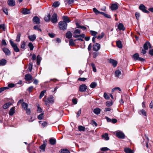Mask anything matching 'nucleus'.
Instances as JSON below:
<instances>
[{"mask_svg": "<svg viewBox=\"0 0 153 153\" xmlns=\"http://www.w3.org/2000/svg\"><path fill=\"white\" fill-rule=\"evenodd\" d=\"M59 27L60 30H65L67 29V24L64 21H60L59 22Z\"/></svg>", "mask_w": 153, "mask_h": 153, "instance_id": "nucleus-1", "label": "nucleus"}, {"mask_svg": "<svg viewBox=\"0 0 153 153\" xmlns=\"http://www.w3.org/2000/svg\"><path fill=\"white\" fill-rule=\"evenodd\" d=\"M22 107L26 111V113L28 115H29L31 113L30 109V108H28V105L27 103L23 102L22 104Z\"/></svg>", "mask_w": 153, "mask_h": 153, "instance_id": "nucleus-2", "label": "nucleus"}, {"mask_svg": "<svg viewBox=\"0 0 153 153\" xmlns=\"http://www.w3.org/2000/svg\"><path fill=\"white\" fill-rule=\"evenodd\" d=\"M9 42L11 46L13 48L14 51L17 52H19L20 50L18 48L17 44L14 43L11 39H10Z\"/></svg>", "mask_w": 153, "mask_h": 153, "instance_id": "nucleus-3", "label": "nucleus"}, {"mask_svg": "<svg viewBox=\"0 0 153 153\" xmlns=\"http://www.w3.org/2000/svg\"><path fill=\"white\" fill-rule=\"evenodd\" d=\"M139 55L138 53H136L133 56V58L134 61L138 60L141 62L145 61V59L141 57H139Z\"/></svg>", "mask_w": 153, "mask_h": 153, "instance_id": "nucleus-4", "label": "nucleus"}, {"mask_svg": "<svg viewBox=\"0 0 153 153\" xmlns=\"http://www.w3.org/2000/svg\"><path fill=\"white\" fill-rule=\"evenodd\" d=\"M116 136L118 138L124 139L125 137V135L122 132L116 131Z\"/></svg>", "mask_w": 153, "mask_h": 153, "instance_id": "nucleus-5", "label": "nucleus"}, {"mask_svg": "<svg viewBox=\"0 0 153 153\" xmlns=\"http://www.w3.org/2000/svg\"><path fill=\"white\" fill-rule=\"evenodd\" d=\"M58 21L57 15V14L54 13L52 15L51 19V21L53 23H56Z\"/></svg>", "mask_w": 153, "mask_h": 153, "instance_id": "nucleus-6", "label": "nucleus"}, {"mask_svg": "<svg viewBox=\"0 0 153 153\" xmlns=\"http://www.w3.org/2000/svg\"><path fill=\"white\" fill-rule=\"evenodd\" d=\"M139 8L144 13H148L149 12L148 10L146 9V7L143 4H140V5Z\"/></svg>", "mask_w": 153, "mask_h": 153, "instance_id": "nucleus-7", "label": "nucleus"}, {"mask_svg": "<svg viewBox=\"0 0 153 153\" xmlns=\"http://www.w3.org/2000/svg\"><path fill=\"white\" fill-rule=\"evenodd\" d=\"M100 45L97 43H96L93 45V50L96 51H98L100 48Z\"/></svg>", "mask_w": 153, "mask_h": 153, "instance_id": "nucleus-8", "label": "nucleus"}, {"mask_svg": "<svg viewBox=\"0 0 153 153\" xmlns=\"http://www.w3.org/2000/svg\"><path fill=\"white\" fill-rule=\"evenodd\" d=\"M87 89V86L85 84H82L79 86V91L81 92H85Z\"/></svg>", "mask_w": 153, "mask_h": 153, "instance_id": "nucleus-9", "label": "nucleus"}, {"mask_svg": "<svg viewBox=\"0 0 153 153\" xmlns=\"http://www.w3.org/2000/svg\"><path fill=\"white\" fill-rule=\"evenodd\" d=\"M2 50L6 56H9L11 54L10 51L7 48L4 47L2 49Z\"/></svg>", "mask_w": 153, "mask_h": 153, "instance_id": "nucleus-10", "label": "nucleus"}, {"mask_svg": "<svg viewBox=\"0 0 153 153\" xmlns=\"http://www.w3.org/2000/svg\"><path fill=\"white\" fill-rule=\"evenodd\" d=\"M33 77L30 74H27L25 75V79L26 81H29L32 79Z\"/></svg>", "mask_w": 153, "mask_h": 153, "instance_id": "nucleus-11", "label": "nucleus"}, {"mask_svg": "<svg viewBox=\"0 0 153 153\" xmlns=\"http://www.w3.org/2000/svg\"><path fill=\"white\" fill-rule=\"evenodd\" d=\"M143 47L145 50H148V48H151V45L150 42H146L144 45Z\"/></svg>", "mask_w": 153, "mask_h": 153, "instance_id": "nucleus-12", "label": "nucleus"}, {"mask_svg": "<svg viewBox=\"0 0 153 153\" xmlns=\"http://www.w3.org/2000/svg\"><path fill=\"white\" fill-rule=\"evenodd\" d=\"M33 22L36 24H39L40 23L39 19L37 16H34L33 19Z\"/></svg>", "mask_w": 153, "mask_h": 153, "instance_id": "nucleus-13", "label": "nucleus"}, {"mask_svg": "<svg viewBox=\"0 0 153 153\" xmlns=\"http://www.w3.org/2000/svg\"><path fill=\"white\" fill-rule=\"evenodd\" d=\"M7 4L9 6H13L15 5V2L14 0H8Z\"/></svg>", "mask_w": 153, "mask_h": 153, "instance_id": "nucleus-14", "label": "nucleus"}, {"mask_svg": "<svg viewBox=\"0 0 153 153\" xmlns=\"http://www.w3.org/2000/svg\"><path fill=\"white\" fill-rule=\"evenodd\" d=\"M109 62L111 63L114 67H116L117 64V61L112 59H110Z\"/></svg>", "mask_w": 153, "mask_h": 153, "instance_id": "nucleus-15", "label": "nucleus"}, {"mask_svg": "<svg viewBox=\"0 0 153 153\" xmlns=\"http://www.w3.org/2000/svg\"><path fill=\"white\" fill-rule=\"evenodd\" d=\"M118 8V6L117 3L112 4L111 6V8L113 10H116Z\"/></svg>", "mask_w": 153, "mask_h": 153, "instance_id": "nucleus-16", "label": "nucleus"}, {"mask_svg": "<svg viewBox=\"0 0 153 153\" xmlns=\"http://www.w3.org/2000/svg\"><path fill=\"white\" fill-rule=\"evenodd\" d=\"M28 38L30 41L33 42L36 39V36L35 34L31 35L28 36Z\"/></svg>", "mask_w": 153, "mask_h": 153, "instance_id": "nucleus-17", "label": "nucleus"}, {"mask_svg": "<svg viewBox=\"0 0 153 153\" xmlns=\"http://www.w3.org/2000/svg\"><path fill=\"white\" fill-rule=\"evenodd\" d=\"M15 108L14 107H12L10 109L9 113L10 115L12 116L13 115L15 112Z\"/></svg>", "mask_w": 153, "mask_h": 153, "instance_id": "nucleus-18", "label": "nucleus"}, {"mask_svg": "<svg viewBox=\"0 0 153 153\" xmlns=\"http://www.w3.org/2000/svg\"><path fill=\"white\" fill-rule=\"evenodd\" d=\"M62 19L64 20V21L66 23H69L71 21L69 18L66 16H63L62 17Z\"/></svg>", "mask_w": 153, "mask_h": 153, "instance_id": "nucleus-19", "label": "nucleus"}, {"mask_svg": "<svg viewBox=\"0 0 153 153\" xmlns=\"http://www.w3.org/2000/svg\"><path fill=\"white\" fill-rule=\"evenodd\" d=\"M118 28L120 30H123L124 31L125 30V28L124 27L123 25L121 23L119 24L118 26Z\"/></svg>", "mask_w": 153, "mask_h": 153, "instance_id": "nucleus-20", "label": "nucleus"}, {"mask_svg": "<svg viewBox=\"0 0 153 153\" xmlns=\"http://www.w3.org/2000/svg\"><path fill=\"white\" fill-rule=\"evenodd\" d=\"M7 60L4 59L0 60V66H3L5 65L7 63Z\"/></svg>", "mask_w": 153, "mask_h": 153, "instance_id": "nucleus-21", "label": "nucleus"}, {"mask_svg": "<svg viewBox=\"0 0 153 153\" xmlns=\"http://www.w3.org/2000/svg\"><path fill=\"white\" fill-rule=\"evenodd\" d=\"M101 111V110L100 108H97L94 109L93 112L96 114H100Z\"/></svg>", "mask_w": 153, "mask_h": 153, "instance_id": "nucleus-22", "label": "nucleus"}, {"mask_svg": "<svg viewBox=\"0 0 153 153\" xmlns=\"http://www.w3.org/2000/svg\"><path fill=\"white\" fill-rule=\"evenodd\" d=\"M121 71L119 70H116L115 72V77L118 78L119 76L121 74Z\"/></svg>", "mask_w": 153, "mask_h": 153, "instance_id": "nucleus-23", "label": "nucleus"}, {"mask_svg": "<svg viewBox=\"0 0 153 153\" xmlns=\"http://www.w3.org/2000/svg\"><path fill=\"white\" fill-rule=\"evenodd\" d=\"M11 105V103L10 102H7L3 106V108L4 109H7Z\"/></svg>", "mask_w": 153, "mask_h": 153, "instance_id": "nucleus-24", "label": "nucleus"}, {"mask_svg": "<svg viewBox=\"0 0 153 153\" xmlns=\"http://www.w3.org/2000/svg\"><path fill=\"white\" fill-rule=\"evenodd\" d=\"M49 142L51 145H53L56 144V141L55 139L54 138H51L49 140Z\"/></svg>", "mask_w": 153, "mask_h": 153, "instance_id": "nucleus-25", "label": "nucleus"}, {"mask_svg": "<svg viewBox=\"0 0 153 153\" xmlns=\"http://www.w3.org/2000/svg\"><path fill=\"white\" fill-rule=\"evenodd\" d=\"M116 45L117 47L120 48H122V42L120 40H118L116 41Z\"/></svg>", "mask_w": 153, "mask_h": 153, "instance_id": "nucleus-26", "label": "nucleus"}, {"mask_svg": "<svg viewBox=\"0 0 153 153\" xmlns=\"http://www.w3.org/2000/svg\"><path fill=\"white\" fill-rule=\"evenodd\" d=\"M124 151L126 153H134L132 150L128 148H125Z\"/></svg>", "mask_w": 153, "mask_h": 153, "instance_id": "nucleus-27", "label": "nucleus"}, {"mask_svg": "<svg viewBox=\"0 0 153 153\" xmlns=\"http://www.w3.org/2000/svg\"><path fill=\"white\" fill-rule=\"evenodd\" d=\"M22 13L24 14H28L30 13V11L27 8H25L22 11Z\"/></svg>", "mask_w": 153, "mask_h": 153, "instance_id": "nucleus-28", "label": "nucleus"}, {"mask_svg": "<svg viewBox=\"0 0 153 153\" xmlns=\"http://www.w3.org/2000/svg\"><path fill=\"white\" fill-rule=\"evenodd\" d=\"M72 36L71 33L70 31L67 32L66 34V37L68 39H71Z\"/></svg>", "mask_w": 153, "mask_h": 153, "instance_id": "nucleus-29", "label": "nucleus"}, {"mask_svg": "<svg viewBox=\"0 0 153 153\" xmlns=\"http://www.w3.org/2000/svg\"><path fill=\"white\" fill-rule=\"evenodd\" d=\"M47 102L49 103H53L54 100L53 97H51L47 98Z\"/></svg>", "mask_w": 153, "mask_h": 153, "instance_id": "nucleus-30", "label": "nucleus"}, {"mask_svg": "<svg viewBox=\"0 0 153 153\" xmlns=\"http://www.w3.org/2000/svg\"><path fill=\"white\" fill-rule=\"evenodd\" d=\"M51 16L50 14H48L44 18V20L46 22H48L50 21L51 19Z\"/></svg>", "mask_w": 153, "mask_h": 153, "instance_id": "nucleus-31", "label": "nucleus"}, {"mask_svg": "<svg viewBox=\"0 0 153 153\" xmlns=\"http://www.w3.org/2000/svg\"><path fill=\"white\" fill-rule=\"evenodd\" d=\"M103 138L105 139L106 140H108L109 139V137L108 136V134L107 133H105L104 134L102 135Z\"/></svg>", "mask_w": 153, "mask_h": 153, "instance_id": "nucleus-32", "label": "nucleus"}, {"mask_svg": "<svg viewBox=\"0 0 153 153\" xmlns=\"http://www.w3.org/2000/svg\"><path fill=\"white\" fill-rule=\"evenodd\" d=\"M26 42L24 41L22 42L21 44V48L24 50L25 49Z\"/></svg>", "mask_w": 153, "mask_h": 153, "instance_id": "nucleus-33", "label": "nucleus"}, {"mask_svg": "<svg viewBox=\"0 0 153 153\" xmlns=\"http://www.w3.org/2000/svg\"><path fill=\"white\" fill-rule=\"evenodd\" d=\"M46 141H43V143H44L43 144H42V145H41L40 146V148L41 149H42V150H45V146H46Z\"/></svg>", "mask_w": 153, "mask_h": 153, "instance_id": "nucleus-34", "label": "nucleus"}, {"mask_svg": "<svg viewBox=\"0 0 153 153\" xmlns=\"http://www.w3.org/2000/svg\"><path fill=\"white\" fill-rule=\"evenodd\" d=\"M97 85V84L96 82H92L90 85V87L91 88H94Z\"/></svg>", "mask_w": 153, "mask_h": 153, "instance_id": "nucleus-35", "label": "nucleus"}, {"mask_svg": "<svg viewBox=\"0 0 153 153\" xmlns=\"http://www.w3.org/2000/svg\"><path fill=\"white\" fill-rule=\"evenodd\" d=\"M21 36V34L20 33H18L17 35L16 41L17 42H19L20 41V38Z\"/></svg>", "mask_w": 153, "mask_h": 153, "instance_id": "nucleus-36", "label": "nucleus"}, {"mask_svg": "<svg viewBox=\"0 0 153 153\" xmlns=\"http://www.w3.org/2000/svg\"><path fill=\"white\" fill-rule=\"evenodd\" d=\"M42 60V58L39 55H38L37 56V64L38 65H39L40 63V61Z\"/></svg>", "mask_w": 153, "mask_h": 153, "instance_id": "nucleus-37", "label": "nucleus"}, {"mask_svg": "<svg viewBox=\"0 0 153 153\" xmlns=\"http://www.w3.org/2000/svg\"><path fill=\"white\" fill-rule=\"evenodd\" d=\"M60 4L59 2L58 1H56L54 2L53 5L52 6L54 8L58 7Z\"/></svg>", "mask_w": 153, "mask_h": 153, "instance_id": "nucleus-38", "label": "nucleus"}, {"mask_svg": "<svg viewBox=\"0 0 153 153\" xmlns=\"http://www.w3.org/2000/svg\"><path fill=\"white\" fill-rule=\"evenodd\" d=\"M60 152V153H70V152L69 151L66 149H62Z\"/></svg>", "mask_w": 153, "mask_h": 153, "instance_id": "nucleus-39", "label": "nucleus"}, {"mask_svg": "<svg viewBox=\"0 0 153 153\" xmlns=\"http://www.w3.org/2000/svg\"><path fill=\"white\" fill-rule=\"evenodd\" d=\"M90 33L94 36H96V35L97 34V32L94 30H91L90 31Z\"/></svg>", "mask_w": 153, "mask_h": 153, "instance_id": "nucleus-40", "label": "nucleus"}, {"mask_svg": "<svg viewBox=\"0 0 153 153\" xmlns=\"http://www.w3.org/2000/svg\"><path fill=\"white\" fill-rule=\"evenodd\" d=\"M74 2V0H65V4H70L73 3Z\"/></svg>", "mask_w": 153, "mask_h": 153, "instance_id": "nucleus-41", "label": "nucleus"}, {"mask_svg": "<svg viewBox=\"0 0 153 153\" xmlns=\"http://www.w3.org/2000/svg\"><path fill=\"white\" fill-rule=\"evenodd\" d=\"M46 90H43L40 93V95L39 96V98L41 99L44 95L45 93L46 92Z\"/></svg>", "mask_w": 153, "mask_h": 153, "instance_id": "nucleus-42", "label": "nucleus"}, {"mask_svg": "<svg viewBox=\"0 0 153 153\" xmlns=\"http://www.w3.org/2000/svg\"><path fill=\"white\" fill-rule=\"evenodd\" d=\"M85 36V35L84 34H82L79 35H74L73 36V37L74 38H76L78 37H80L82 38H84Z\"/></svg>", "mask_w": 153, "mask_h": 153, "instance_id": "nucleus-43", "label": "nucleus"}, {"mask_svg": "<svg viewBox=\"0 0 153 153\" xmlns=\"http://www.w3.org/2000/svg\"><path fill=\"white\" fill-rule=\"evenodd\" d=\"M28 46L30 48V51H32L34 48V46L31 42H30L28 44Z\"/></svg>", "mask_w": 153, "mask_h": 153, "instance_id": "nucleus-44", "label": "nucleus"}, {"mask_svg": "<svg viewBox=\"0 0 153 153\" xmlns=\"http://www.w3.org/2000/svg\"><path fill=\"white\" fill-rule=\"evenodd\" d=\"M78 129L80 131H85V127L80 126H78Z\"/></svg>", "mask_w": 153, "mask_h": 153, "instance_id": "nucleus-45", "label": "nucleus"}, {"mask_svg": "<svg viewBox=\"0 0 153 153\" xmlns=\"http://www.w3.org/2000/svg\"><path fill=\"white\" fill-rule=\"evenodd\" d=\"M40 26L39 25H36V26H35L33 27V28L35 30H37L38 31H42V30L41 29L39 28Z\"/></svg>", "mask_w": 153, "mask_h": 153, "instance_id": "nucleus-46", "label": "nucleus"}, {"mask_svg": "<svg viewBox=\"0 0 153 153\" xmlns=\"http://www.w3.org/2000/svg\"><path fill=\"white\" fill-rule=\"evenodd\" d=\"M104 35V33L102 32L101 33L100 35H99V36L97 37V39H102Z\"/></svg>", "mask_w": 153, "mask_h": 153, "instance_id": "nucleus-47", "label": "nucleus"}, {"mask_svg": "<svg viewBox=\"0 0 153 153\" xmlns=\"http://www.w3.org/2000/svg\"><path fill=\"white\" fill-rule=\"evenodd\" d=\"M91 66L92 68L93 71L94 72H96L97 71V70L95 64L94 63H91Z\"/></svg>", "mask_w": 153, "mask_h": 153, "instance_id": "nucleus-48", "label": "nucleus"}, {"mask_svg": "<svg viewBox=\"0 0 153 153\" xmlns=\"http://www.w3.org/2000/svg\"><path fill=\"white\" fill-rule=\"evenodd\" d=\"M81 33V31L79 29H77L75 30L74 31V35H76V34H79Z\"/></svg>", "mask_w": 153, "mask_h": 153, "instance_id": "nucleus-49", "label": "nucleus"}, {"mask_svg": "<svg viewBox=\"0 0 153 153\" xmlns=\"http://www.w3.org/2000/svg\"><path fill=\"white\" fill-rule=\"evenodd\" d=\"M112 105V102L107 101L106 102V105L108 107H110Z\"/></svg>", "mask_w": 153, "mask_h": 153, "instance_id": "nucleus-50", "label": "nucleus"}, {"mask_svg": "<svg viewBox=\"0 0 153 153\" xmlns=\"http://www.w3.org/2000/svg\"><path fill=\"white\" fill-rule=\"evenodd\" d=\"M44 117V114L41 113L38 116V118L39 120H42Z\"/></svg>", "mask_w": 153, "mask_h": 153, "instance_id": "nucleus-51", "label": "nucleus"}, {"mask_svg": "<svg viewBox=\"0 0 153 153\" xmlns=\"http://www.w3.org/2000/svg\"><path fill=\"white\" fill-rule=\"evenodd\" d=\"M103 96L104 98L106 100H108L109 99V96L106 93H104Z\"/></svg>", "mask_w": 153, "mask_h": 153, "instance_id": "nucleus-52", "label": "nucleus"}, {"mask_svg": "<svg viewBox=\"0 0 153 153\" xmlns=\"http://www.w3.org/2000/svg\"><path fill=\"white\" fill-rule=\"evenodd\" d=\"M140 112L141 113H140V114H142L144 116H146V113L144 110L142 109L140 110Z\"/></svg>", "mask_w": 153, "mask_h": 153, "instance_id": "nucleus-53", "label": "nucleus"}, {"mask_svg": "<svg viewBox=\"0 0 153 153\" xmlns=\"http://www.w3.org/2000/svg\"><path fill=\"white\" fill-rule=\"evenodd\" d=\"M37 108V111L38 112L41 113V112L42 110V108L40 107L39 105V104H38L36 105Z\"/></svg>", "mask_w": 153, "mask_h": 153, "instance_id": "nucleus-54", "label": "nucleus"}, {"mask_svg": "<svg viewBox=\"0 0 153 153\" xmlns=\"http://www.w3.org/2000/svg\"><path fill=\"white\" fill-rule=\"evenodd\" d=\"M8 89V88L7 87H4L1 88H0V93H1V92L4 91L6 89Z\"/></svg>", "mask_w": 153, "mask_h": 153, "instance_id": "nucleus-55", "label": "nucleus"}, {"mask_svg": "<svg viewBox=\"0 0 153 153\" xmlns=\"http://www.w3.org/2000/svg\"><path fill=\"white\" fill-rule=\"evenodd\" d=\"M135 15L137 20H139L140 16V13L138 12H136L135 13Z\"/></svg>", "mask_w": 153, "mask_h": 153, "instance_id": "nucleus-56", "label": "nucleus"}, {"mask_svg": "<svg viewBox=\"0 0 153 153\" xmlns=\"http://www.w3.org/2000/svg\"><path fill=\"white\" fill-rule=\"evenodd\" d=\"M69 45L71 46H73L74 45V43L72 39H71L69 40Z\"/></svg>", "mask_w": 153, "mask_h": 153, "instance_id": "nucleus-57", "label": "nucleus"}, {"mask_svg": "<svg viewBox=\"0 0 153 153\" xmlns=\"http://www.w3.org/2000/svg\"><path fill=\"white\" fill-rule=\"evenodd\" d=\"M1 45L6 46L7 45V44L4 39H2L1 41Z\"/></svg>", "mask_w": 153, "mask_h": 153, "instance_id": "nucleus-58", "label": "nucleus"}, {"mask_svg": "<svg viewBox=\"0 0 153 153\" xmlns=\"http://www.w3.org/2000/svg\"><path fill=\"white\" fill-rule=\"evenodd\" d=\"M93 11L97 15L99 14L100 12L96 8H94L93 9Z\"/></svg>", "mask_w": 153, "mask_h": 153, "instance_id": "nucleus-59", "label": "nucleus"}, {"mask_svg": "<svg viewBox=\"0 0 153 153\" xmlns=\"http://www.w3.org/2000/svg\"><path fill=\"white\" fill-rule=\"evenodd\" d=\"M33 67V65L32 63H29V66L28 68V69L30 71H31L32 70Z\"/></svg>", "mask_w": 153, "mask_h": 153, "instance_id": "nucleus-60", "label": "nucleus"}, {"mask_svg": "<svg viewBox=\"0 0 153 153\" xmlns=\"http://www.w3.org/2000/svg\"><path fill=\"white\" fill-rule=\"evenodd\" d=\"M100 150L101 151H105L109 150V149L107 147H105L102 148Z\"/></svg>", "mask_w": 153, "mask_h": 153, "instance_id": "nucleus-61", "label": "nucleus"}, {"mask_svg": "<svg viewBox=\"0 0 153 153\" xmlns=\"http://www.w3.org/2000/svg\"><path fill=\"white\" fill-rule=\"evenodd\" d=\"M3 12L5 13L7 15L8 14L7 9L6 8H3Z\"/></svg>", "mask_w": 153, "mask_h": 153, "instance_id": "nucleus-62", "label": "nucleus"}, {"mask_svg": "<svg viewBox=\"0 0 153 153\" xmlns=\"http://www.w3.org/2000/svg\"><path fill=\"white\" fill-rule=\"evenodd\" d=\"M33 89V86H31L29 87L27 89V90L29 93L31 92Z\"/></svg>", "mask_w": 153, "mask_h": 153, "instance_id": "nucleus-63", "label": "nucleus"}, {"mask_svg": "<svg viewBox=\"0 0 153 153\" xmlns=\"http://www.w3.org/2000/svg\"><path fill=\"white\" fill-rule=\"evenodd\" d=\"M118 90L120 91H121V89L119 87H116V88H114L112 90V92H113L114 91H116V90Z\"/></svg>", "mask_w": 153, "mask_h": 153, "instance_id": "nucleus-64", "label": "nucleus"}]
</instances>
